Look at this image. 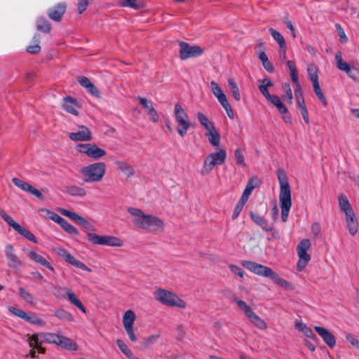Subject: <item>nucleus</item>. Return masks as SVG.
Listing matches in <instances>:
<instances>
[{
    "label": "nucleus",
    "mask_w": 359,
    "mask_h": 359,
    "mask_svg": "<svg viewBox=\"0 0 359 359\" xmlns=\"http://www.w3.org/2000/svg\"><path fill=\"white\" fill-rule=\"evenodd\" d=\"M128 212L134 217L133 224L140 229L158 233L164 231V222L159 217L150 214H145L140 209L130 207Z\"/></svg>",
    "instance_id": "obj_1"
},
{
    "label": "nucleus",
    "mask_w": 359,
    "mask_h": 359,
    "mask_svg": "<svg viewBox=\"0 0 359 359\" xmlns=\"http://www.w3.org/2000/svg\"><path fill=\"white\" fill-rule=\"evenodd\" d=\"M277 175L280 184L279 203L281 208V219L283 222H285L288 219L292 206L291 189L287 175L283 169H278Z\"/></svg>",
    "instance_id": "obj_2"
},
{
    "label": "nucleus",
    "mask_w": 359,
    "mask_h": 359,
    "mask_svg": "<svg viewBox=\"0 0 359 359\" xmlns=\"http://www.w3.org/2000/svg\"><path fill=\"white\" fill-rule=\"evenodd\" d=\"M242 265L256 275L270 278L273 283L283 288L287 289L291 286L288 281L280 278L276 272L268 266L248 260L243 261Z\"/></svg>",
    "instance_id": "obj_3"
},
{
    "label": "nucleus",
    "mask_w": 359,
    "mask_h": 359,
    "mask_svg": "<svg viewBox=\"0 0 359 359\" xmlns=\"http://www.w3.org/2000/svg\"><path fill=\"white\" fill-rule=\"evenodd\" d=\"M154 299L161 304L170 307L185 309L186 302L175 293L165 289L158 288L154 292Z\"/></svg>",
    "instance_id": "obj_4"
},
{
    "label": "nucleus",
    "mask_w": 359,
    "mask_h": 359,
    "mask_svg": "<svg viewBox=\"0 0 359 359\" xmlns=\"http://www.w3.org/2000/svg\"><path fill=\"white\" fill-rule=\"evenodd\" d=\"M106 172V164L103 162H97L83 167L81 172L85 182H100Z\"/></svg>",
    "instance_id": "obj_5"
},
{
    "label": "nucleus",
    "mask_w": 359,
    "mask_h": 359,
    "mask_svg": "<svg viewBox=\"0 0 359 359\" xmlns=\"http://www.w3.org/2000/svg\"><path fill=\"white\" fill-rule=\"evenodd\" d=\"M174 115L177 123V133L182 137H184L190 127V123L187 114L180 103L175 105Z\"/></svg>",
    "instance_id": "obj_6"
},
{
    "label": "nucleus",
    "mask_w": 359,
    "mask_h": 359,
    "mask_svg": "<svg viewBox=\"0 0 359 359\" xmlns=\"http://www.w3.org/2000/svg\"><path fill=\"white\" fill-rule=\"evenodd\" d=\"M233 301L237 304L241 309H242L248 320L257 328L262 330H266L267 325L266 322L258 316L252 309V308L248 305L244 301L234 297Z\"/></svg>",
    "instance_id": "obj_7"
},
{
    "label": "nucleus",
    "mask_w": 359,
    "mask_h": 359,
    "mask_svg": "<svg viewBox=\"0 0 359 359\" xmlns=\"http://www.w3.org/2000/svg\"><path fill=\"white\" fill-rule=\"evenodd\" d=\"M86 238L93 245H102L111 247H121L123 242L117 237L113 236H100L93 233L87 232Z\"/></svg>",
    "instance_id": "obj_8"
},
{
    "label": "nucleus",
    "mask_w": 359,
    "mask_h": 359,
    "mask_svg": "<svg viewBox=\"0 0 359 359\" xmlns=\"http://www.w3.org/2000/svg\"><path fill=\"white\" fill-rule=\"evenodd\" d=\"M310 248L311 241L308 238L302 240L297 245V251L299 260L297 264V267L299 271H302L311 260V255L307 253Z\"/></svg>",
    "instance_id": "obj_9"
},
{
    "label": "nucleus",
    "mask_w": 359,
    "mask_h": 359,
    "mask_svg": "<svg viewBox=\"0 0 359 359\" xmlns=\"http://www.w3.org/2000/svg\"><path fill=\"white\" fill-rule=\"evenodd\" d=\"M76 149L77 151L95 160L103 157L107 154L104 149L98 147L95 144H79Z\"/></svg>",
    "instance_id": "obj_10"
},
{
    "label": "nucleus",
    "mask_w": 359,
    "mask_h": 359,
    "mask_svg": "<svg viewBox=\"0 0 359 359\" xmlns=\"http://www.w3.org/2000/svg\"><path fill=\"white\" fill-rule=\"evenodd\" d=\"M180 58L182 60L190 57H199L203 53V49L198 46H190L184 41L179 42Z\"/></svg>",
    "instance_id": "obj_11"
},
{
    "label": "nucleus",
    "mask_w": 359,
    "mask_h": 359,
    "mask_svg": "<svg viewBox=\"0 0 359 359\" xmlns=\"http://www.w3.org/2000/svg\"><path fill=\"white\" fill-rule=\"evenodd\" d=\"M58 211L62 215L68 217L71 220L76 222L77 224L80 225L83 229L91 231H95L96 230L95 227L92 225L87 219L79 215L78 214L62 208H59Z\"/></svg>",
    "instance_id": "obj_12"
},
{
    "label": "nucleus",
    "mask_w": 359,
    "mask_h": 359,
    "mask_svg": "<svg viewBox=\"0 0 359 359\" xmlns=\"http://www.w3.org/2000/svg\"><path fill=\"white\" fill-rule=\"evenodd\" d=\"M79 131L69 134V137L71 140L74 142H87L92 140V133L87 126L81 125L79 126Z\"/></svg>",
    "instance_id": "obj_13"
},
{
    "label": "nucleus",
    "mask_w": 359,
    "mask_h": 359,
    "mask_svg": "<svg viewBox=\"0 0 359 359\" xmlns=\"http://www.w3.org/2000/svg\"><path fill=\"white\" fill-rule=\"evenodd\" d=\"M269 104L276 107L280 114H282L283 120L289 124H292V116L286 106L281 102L280 97L274 95L273 97L269 102Z\"/></svg>",
    "instance_id": "obj_14"
},
{
    "label": "nucleus",
    "mask_w": 359,
    "mask_h": 359,
    "mask_svg": "<svg viewBox=\"0 0 359 359\" xmlns=\"http://www.w3.org/2000/svg\"><path fill=\"white\" fill-rule=\"evenodd\" d=\"M314 330L330 348H332L334 347L336 338L329 330L320 326H315Z\"/></svg>",
    "instance_id": "obj_15"
},
{
    "label": "nucleus",
    "mask_w": 359,
    "mask_h": 359,
    "mask_svg": "<svg viewBox=\"0 0 359 359\" xmlns=\"http://www.w3.org/2000/svg\"><path fill=\"white\" fill-rule=\"evenodd\" d=\"M0 216L10 226H11L15 231H16L22 236L25 237V236L28 233L29 231L27 229L15 222L14 219L3 209H0Z\"/></svg>",
    "instance_id": "obj_16"
},
{
    "label": "nucleus",
    "mask_w": 359,
    "mask_h": 359,
    "mask_svg": "<svg viewBox=\"0 0 359 359\" xmlns=\"http://www.w3.org/2000/svg\"><path fill=\"white\" fill-rule=\"evenodd\" d=\"M66 6L64 4H58L50 8L48 11V16L55 22H60L65 13Z\"/></svg>",
    "instance_id": "obj_17"
},
{
    "label": "nucleus",
    "mask_w": 359,
    "mask_h": 359,
    "mask_svg": "<svg viewBox=\"0 0 359 359\" xmlns=\"http://www.w3.org/2000/svg\"><path fill=\"white\" fill-rule=\"evenodd\" d=\"M78 82L81 86L84 87L90 94L95 97H100L98 89L91 83L88 78L83 76H79Z\"/></svg>",
    "instance_id": "obj_18"
},
{
    "label": "nucleus",
    "mask_w": 359,
    "mask_h": 359,
    "mask_svg": "<svg viewBox=\"0 0 359 359\" xmlns=\"http://www.w3.org/2000/svg\"><path fill=\"white\" fill-rule=\"evenodd\" d=\"M252 220L265 231H271L273 226L269 224V222L263 217L253 212H250Z\"/></svg>",
    "instance_id": "obj_19"
},
{
    "label": "nucleus",
    "mask_w": 359,
    "mask_h": 359,
    "mask_svg": "<svg viewBox=\"0 0 359 359\" xmlns=\"http://www.w3.org/2000/svg\"><path fill=\"white\" fill-rule=\"evenodd\" d=\"M13 248L11 245H8L6 246V257L9 260L8 265L12 268H18L20 265H22L21 260L17 257L16 255L13 253Z\"/></svg>",
    "instance_id": "obj_20"
},
{
    "label": "nucleus",
    "mask_w": 359,
    "mask_h": 359,
    "mask_svg": "<svg viewBox=\"0 0 359 359\" xmlns=\"http://www.w3.org/2000/svg\"><path fill=\"white\" fill-rule=\"evenodd\" d=\"M259 81L260 84L259 86V90L265 97L266 101L269 102L273 97L274 95H271L269 93L268 88L272 86L273 83L269 79L267 78L263 79Z\"/></svg>",
    "instance_id": "obj_21"
},
{
    "label": "nucleus",
    "mask_w": 359,
    "mask_h": 359,
    "mask_svg": "<svg viewBox=\"0 0 359 359\" xmlns=\"http://www.w3.org/2000/svg\"><path fill=\"white\" fill-rule=\"evenodd\" d=\"M63 290L66 291V296L68 300L75 306L79 308L83 313H86V309L81 303V302L77 298L73 291L68 287H64Z\"/></svg>",
    "instance_id": "obj_22"
},
{
    "label": "nucleus",
    "mask_w": 359,
    "mask_h": 359,
    "mask_svg": "<svg viewBox=\"0 0 359 359\" xmlns=\"http://www.w3.org/2000/svg\"><path fill=\"white\" fill-rule=\"evenodd\" d=\"M28 256L32 260L41 264V266L50 269L52 271H55L53 266L43 257H42L35 251H29L28 253Z\"/></svg>",
    "instance_id": "obj_23"
},
{
    "label": "nucleus",
    "mask_w": 359,
    "mask_h": 359,
    "mask_svg": "<svg viewBox=\"0 0 359 359\" xmlns=\"http://www.w3.org/2000/svg\"><path fill=\"white\" fill-rule=\"evenodd\" d=\"M78 107L77 100L75 98L67 96L63 100V108L69 113L74 115H77L78 111L76 107Z\"/></svg>",
    "instance_id": "obj_24"
},
{
    "label": "nucleus",
    "mask_w": 359,
    "mask_h": 359,
    "mask_svg": "<svg viewBox=\"0 0 359 359\" xmlns=\"http://www.w3.org/2000/svg\"><path fill=\"white\" fill-rule=\"evenodd\" d=\"M62 257L67 262L71 265H73L74 266H76L79 269L86 270L90 271V269L83 262H80L79 260L76 259L74 257H73L69 252L67 251H64L62 253Z\"/></svg>",
    "instance_id": "obj_25"
},
{
    "label": "nucleus",
    "mask_w": 359,
    "mask_h": 359,
    "mask_svg": "<svg viewBox=\"0 0 359 359\" xmlns=\"http://www.w3.org/2000/svg\"><path fill=\"white\" fill-rule=\"evenodd\" d=\"M39 341L41 343H48L57 344L59 339V335L55 333L40 332L39 333Z\"/></svg>",
    "instance_id": "obj_26"
},
{
    "label": "nucleus",
    "mask_w": 359,
    "mask_h": 359,
    "mask_svg": "<svg viewBox=\"0 0 359 359\" xmlns=\"http://www.w3.org/2000/svg\"><path fill=\"white\" fill-rule=\"evenodd\" d=\"M117 168L123 172L128 177H130L135 175V170L127 162L123 161H117L115 162Z\"/></svg>",
    "instance_id": "obj_27"
},
{
    "label": "nucleus",
    "mask_w": 359,
    "mask_h": 359,
    "mask_svg": "<svg viewBox=\"0 0 359 359\" xmlns=\"http://www.w3.org/2000/svg\"><path fill=\"white\" fill-rule=\"evenodd\" d=\"M36 27L38 31L43 33H49L51 30V25L43 17H39L36 22Z\"/></svg>",
    "instance_id": "obj_28"
},
{
    "label": "nucleus",
    "mask_w": 359,
    "mask_h": 359,
    "mask_svg": "<svg viewBox=\"0 0 359 359\" xmlns=\"http://www.w3.org/2000/svg\"><path fill=\"white\" fill-rule=\"evenodd\" d=\"M295 327L303 332V333L308 337L316 341V343L319 342L318 338L314 334L311 328L309 327L306 325H304L301 323H297Z\"/></svg>",
    "instance_id": "obj_29"
},
{
    "label": "nucleus",
    "mask_w": 359,
    "mask_h": 359,
    "mask_svg": "<svg viewBox=\"0 0 359 359\" xmlns=\"http://www.w3.org/2000/svg\"><path fill=\"white\" fill-rule=\"evenodd\" d=\"M136 316L132 310L126 311L123 316V325L125 327H133Z\"/></svg>",
    "instance_id": "obj_30"
},
{
    "label": "nucleus",
    "mask_w": 359,
    "mask_h": 359,
    "mask_svg": "<svg viewBox=\"0 0 359 359\" xmlns=\"http://www.w3.org/2000/svg\"><path fill=\"white\" fill-rule=\"evenodd\" d=\"M217 165L223 164L226 158V153L224 149H220L217 152L208 155Z\"/></svg>",
    "instance_id": "obj_31"
},
{
    "label": "nucleus",
    "mask_w": 359,
    "mask_h": 359,
    "mask_svg": "<svg viewBox=\"0 0 359 359\" xmlns=\"http://www.w3.org/2000/svg\"><path fill=\"white\" fill-rule=\"evenodd\" d=\"M210 86L212 93L217 97L219 103L227 100L225 94L223 93V90L215 81H211Z\"/></svg>",
    "instance_id": "obj_32"
},
{
    "label": "nucleus",
    "mask_w": 359,
    "mask_h": 359,
    "mask_svg": "<svg viewBox=\"0 0 359 359\" xmlns=\"http://www.w3.org/2000/svg\"><path fill=\"white\" fill-rule=\"evenodd\" d=\"M121 351L129 359H140L135 357L132 351L128 347L126 343L121 339H117L116 341Z\"/></svg>",
    "instance_id": "obj_33"
},
{
    "label": "nucleus",
    "mask_w": 359,
    "mask_h": 359,
    "mask_svg": "<svg viewBox=\"0 0 359 359\" xmlns=\"http://www.w3.org/2000/svg\"><path fill=\"white\" fill-rule=\"evenodd\" d=\"M54 315L60 320H66L68 322L74 321L73 315L65 310L64 309H58L55 311Z\"/></svg>",
    "instance_id": "obj_34"
},
{
    "label": "nucleus",
    "mask_w": 359,
    "mask_h": 359,
    "mask_svg": "<svg viewBox=\"0 0 359 359\" xmlns=\"http://www.w3.org/2000/svg\"><path fill=\"white\" fill-rule=\"evenodd\" d=\"M66 193L74 196H84L86 194V191L83 188L76 185L67 187Z\"/></svg>",
    "instance_id": "obj_35"
},
{
    "label": "nucleus",
    "mask_w": 359,
    "mask_h": 359,
    "mask_svg": "<svg viewBox=\"0 0 359 359\" xmlns=\"http://www.w3.org/2000/svg\"><path fill=\"white\" fill-rule=\"evenodd\" d=\"M217 165L212 160L211 157L208 156L204 161L203 167L201 170V173L203 175H206L209 174L213 168Z\"/></svg>",
    "instance_id": "obj_36"
},
{
    "label": "nucleus",
    "mask_w": 359,
    "mask_h": 359,
    "mask_svg": "<svg viewBox=\"0 0 359 359\" xmlns=\"http://www.w3.org/2000/svg\"><path fill=\"white\" fill-rule=\"evenodd\" d=\"M313 90L315 92V94L318 97V100L323 104L325 107L327 105V101L326 100L325 96L324 95L323 90L320 86L319 81H316L312 82Z\"/></svg>",
    "instance_id": "obj_37"
},
{
    "label": "nucleus",
    "mask_w": 359,
    "mask_h": 359,
    "mask_svg": "<svg viewBox=\"0 0 359 359\" xmlns=\"http://www.w3.org/2000/svg\"><path fill=\"white\" fill-rule=\"evenodd\" d=\"M207 135L210 144L215 147H217L220 142V136L215 128L208 131Z\"/></svg>",
    "instance_id": "obj_38"
},
{
    "label": "nucleus",
    "mask_w": 359,
    "mask_h": 359,
    "mask_svg": "<svg viewBox=\"0 0 359 359\" xmlns=\"http://www.w3.org/2000/svg\"><path fill=\"white\" fill-rule=\"evenodd\" d=\"M338 200L339 208L342 212H348L349 210H353L348 198L344 194H340L338 196Z\"/></svg>",
    "instance_id": "obj_39"
},
{
    "label": "nucleus",
    "mask_w": 359,
    "mask_h": 359,
    "mask_svg": "<svg viewBox=\"0 0 359 359\" xmlns=\"http://www.w3.org/2000/svg\"><path fill=\"white\" fill-rule=\"evenodd\" d=\"M335 60L337 62V68L339 69L340 70L344 71L346 73H347L348 71L350 70L351 67H352L343 60L341 53L339 51L336 53Z\"/></svg>",
    "instance_id": "obj_40"
},
{
    "label": "nucleus",
    "mask_w": 359,
    "mask_h": 359,
    "mask_svg": "<svg viewBox=\"0 0 359 359\" xmlns=\"http://www.w3.org/2000/svg\"><path fill=\"white\" fill-rule=\"evenodd\" d=\"M197 118L200 123L207 130V131L215 128L213 123L210 121L202 112L197 113Z\"/></svg>",
    "instance_id": "obj_41"
},
{
    "label": "nucleus",
    "mask_w": 359,
    "mask_h": 359,
    "mask_svg": "<svg viewBox=\"0 0 359 359\" xmlns=\"http://www.w3.org/2000/svg\"><path fill=\"white\" fill-rule=\"evenodd\" d=\"M228 84H229V89H230L234 99L237 101H240L241 100L240 90H239V88H238L236 83L233 80V79L229 78L228 79Z\"/></svg>",
    "instance_id": "obj_42"
},
{
    "label": "nucleus",
    "mask_w": 359,
    "mask_h": 359,
    "mask_svg": "<svg viewBox=\"0 0 359 359\" xmlns=\"http://www.w3.org/2000/svg\"><path fill=\"white\" fill-rule=\"evenodd\" d=\"M33 41L36 43L34 45H30L27 47V51L32 54H37L41 50V46H39L40 34H36L33 36Z\"/></svg>",
    "instance_id": "obj_43"
},
{
    "label": "nucleus",
    "mask_w": 359,
    "mask_h": 359,
    "mask_svg": "<svg viewBox=\"0 0 359 359\" xmlns=\"http://www.w3.org/2000/svg\"><path fill=\"white\" fill-rule=\"evenodd\" d=\"M269 32L273 36V39L278 43L280 48H285L286 43L285 39L279 32L276 31L273 28H270Z\"/></svg>",
    "instance_id": "obj_44"
},
{
    "label": "nucleus",
    "mask_w": 359,
    "mask_h": 359,
    "mask_svg": "<svg viewBox=\"0 0 359 359\" xmlns=\"http://www.w3.org/2000/svg\"><path fill=\"white\" fill-rule=\"evenodd\" d=\"M19 293H20V297L27 304H29V305H32V306L34 305V297H33V295L29 292H28L27 290H26L23 287H20L19 288Z\"/></svg>",
    "instance_id": "obj_45"
},
{
    "label": "nucleus",
    "mask_w": 359,
    "mask_h": 359,
    "mask_svg": "<svg viewBox=\"0 0 359 359\" xmlns=\"http://www.w3.org/2000/svg\"><path fill=\"white\" fill-rule=\"evenodd\" d=\"M60 226L64 231L69 234L75 236H78L79 234V231L65 219L60 223Z\"/></svg>",
    "instance_id": "obj_46"
},
{
    "label": "nucleus",
    "mask_w": 359,
    "mask_h": 359,
    "mask_svg": "<svg viewBox=\"0 0 359 359\" xmlns=\"http://www.w3.org/2000/svg\"><path fill=\"white\" fill-rule=\"evenodd\" d=\"M73 341L66 337L59 335V339L57 340V345H60L68 350L73 348Z\"/></svg>",
    "instance_id": "obj_47"
},
{
    "label": "nucleus",
    "mask_w": 359,
    "mask_h": 359,
    "mask_svg": "<svg viewBox=\"0 0 359 359\" xmlns=\"http://www.w3.org/2000/svg\"><path fill=\"white\" fill-rule=\"evenodd\" d=\"M25 321L33 325H38L41 326H44L46 325V323L39 318L35 313H32L31 315L27 314Z\"/></svg>",
    "instance_id": "obj_48"
},
{
    "label": "nucleus",
    "mask_w": 359,
    "mask_h": 359,
    "mask_svg": "<svg viewBox=\"0 0 359 359\" xmlns=\"http://www.w3.org/2000/svg\"><path fill=\"white\" fill-rule=\"evenodd\" d=\"M13 183L18 187L20 188L22 190L29 192L32 187L29 183L20 180L17 177H14L12 179Z\"/></svg>",
    "instance_id": "obj_49"
},
{
    "label": "nucleus",
    "mask_w": 359,
    "mask_h": 359,
    "mask_svg": "<svg viewBox=\"0 0 359 359\" xmlns=\"http://www.w3.org/2000/svg\"><path fill=\"white\" fill-rule=\"evenodd\" d=\"M283 88L285 90V94L282 95V96H281L282 98L284 100H287V102L289 104H292V103L293 95H292V89L290 88V83H285L283 85Z\"/></svg>",
    "instance_id": "obj_50"
},
{
    "label": "nucleus",
    "mask_w": 359,
    "mask_h": 359,
    "mask_svg": "<svg viewBox=\"0 0 359 359\" xmlns=\"http://www.w3.org/2000/svg\"><path fill=\"white\" fill-rule=\"evenodd\" d=\"M119 5L122 7H130L133 9H138L141 7L140 3L137 0H123L120 1Z\"/></svg>",
    "instance_id": "obj_51"
},
{
    "label": "nucleus",
    "mask_w": 359,
    "mask_h": 359,
    "mask_svg": "<svg viewBox=\"0 0 359 359\" xmlns=\"http://www.w3.org/2000/svg\"><path fill=\"white\" fill-rule=\"evenodd\" d=\"M307 72L311 82L318 80L317 67L314 65H311L308 67Z\"/></svg>",
    "instance_id": "obj_52"
},
{
    "label": "nucleus",
    "mask_w": 359,
    "mask_h": 359,
    "mask_svg": "<svg viewBox=\"0 0 359 359\" xmlns=\"http://www.w3.org/2000/svg\"><path fill=\"white\" fill-rule=\"evenodd\" d=\"M29 346L33 348H36L38 345L41 344L42 343L39 341V333L34 334L32 336L29 337L28 339Z\"/></svg>",
    "instance_id": "obj_53"
},
{
    "label": "nucleus",
    "mask_w": 359,
    "mask_h": 359,
    "mask_svg": "<svg viewBox=\"0 0 359 359\" xmlns=\"http://www.w3.org/2000/svg\"><path fill=\"white\" fill-rule=\"evenodd\" d=\"M259 183L260 181L258 179V177H253L248 180L245 188L248 189L249 191L252 192L255 188L257 187L259 185Z\"/></svg>",
    "instance_id": "obj_54"
},
{
    "label": "nucleus",
    "mask_w": 359,
    "mask_h": 359,
    "mask_svg": "<svg viewBox=\"0 0 359 359\" xmlns=\"http://www.w3.org/2000/svg\"><path fill=\"white\" fill-rule=\"evenodd\" d=\"M346 74L351 79L359 82V69L354 66H352L350 70H348Z\"/></svg>",
    "instance_id": "obj_55"
},
{
    "label": "nucleus",
    "mask_w": 359,
    "mask_h": 359,
    "mask_svg": "<svg viewBox=\"0 0 359 359\" xmlns=\"http://www.w3.org/2000/svg\"><path fill=\"white\" fill-rule=\"evenodd\" d=\"M137 100H138L140 104H141L142 107L147 110V112L149 111L150 108H154L152 102L149 101L147 98L138 97Z\"/></svg>",
    "instance_id": "obj_56"
},
{
    "label": "nucleus",
    "mask_w": 359,
    "mask_h": 359,
    "mask_svg": "<svg viewBox=\"0 0 359 359\" xmlns=\"http://www.w3.org/2000/svg\"><path fill=\"white\" fill-rule=\"evenodd\" d=\"M346 339L353 346L359 349V340L354 334L348 333L346 336Z\"/></svg>",
    "instance_id": "obj_57"
},
{
    "label": "nucleus",
    "mask_w": 359,
    "mask_h": 359,
    "mask_svg": "<svg viewBox=\"0 0 359 359\" xmlns=\"http://www.w3.org/2000/svg\"><path fill=\"white\" fill-rule=\"evenodd\" d=\"M220 104L225 109L227 116L231 119L233 118H234L233 111V109L231 108L230 104L229 103L228 100H226L224 102H221Z\"/></svg>",
    "instance_id": "obj_58"
},
{
    "label": "nucleus",
    "mask_w": 359,
    "mask_h": 359,
    "mask_svg": "<svg viewBox=\"0 0 359 359\" xmlns=\"http://www.w3.org/2000/svg\"><path fill=\"white\" fill-rule=\"evenodd\" d=\"M9 311L15 316L25 320L27 313L23 310L15 307H10Z\"/></svg>",
    "instance_id": "obj_59"
},
{
    "label": "nucleus",
    "mask_w": 359,
    "mask_h": 359,
    "mask_svg": "<svg viewBox=\"0 0 359 359\" xmlns=\"http://www.w3.org/2000/svg\"><path fill=\"white\" fill-rule=\"evenodd\" d=\"M235 158L236 161V163L239 165H241L243 166H245V159L244 156L242 154V151L241 149H236L234 153Z\"/></svg>",
    "instance_id": "obj_60"
},
{
    "label": "nucleus",
    "mask_w": 359,
    "mask_h": 359,
    "mask_svg": "<svg viewBox=\"0 0 359 359\" xmlns=\"http://www.w3.org/2000/svg\"><path fill=\"white\" fill-rule=\"evenodd\" d=\"M346 224H347V226H348V231H349L350 234L352 236H354L358 231V220L353 221L351 222H348Z\"/></svg>",
    "instance_id": "obj_61"
},
{
    "label": "nucleus",
    "mask_w": 359,
    "mask_h": 359,
    "mask_svg": "<svg viewBox=\"0 0 359 359\" xmlns=\"http://www.w3.org/2000/svg\"><path fill=\"white\" fill-rule=\"evenodd\" d=\"M90 0H81L77 5V10L79 14H82L87 8Z\"/></svg>",
    "instance_id": "obj_62"
},
{
    "label": "nucleus",
    "mask_w": 359,
    "mask_h": 359,
    "mask_svg": "<svg viewBox=\"0 0 359 359\" xmlns=\"http://www.w3.org/2000/svg\"><path fill=\"white\" fill-rule=\"evenodd\" d=\"M47 212H48V214L49 215V218L51 220H53L55 222H56L57 224H58L59 225L60 224V223L64 219L63 217H60L59 215H57V213H55V212H54L53 211L47 210Z\"/></svg>",
    "instance_id": "obj_63"
},
{
    "label": "nucleus",
    "mask_w": 359,
    "mask_h": 359,
    "mask_svg": "<svg viewBox=\"0 0 359 359\" xmlns=\"http://www.w3.org/2000/svg\"><path fill=\"white\" fill-rule=\"evenodd\" d=\"M245 204L238 201L233 210V215H232V219L234 220L236 219L238 215H240L241 210H243V207H244Z\"/></svg>",
    "instance_id": "obj_64"
}]
</instances>
